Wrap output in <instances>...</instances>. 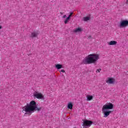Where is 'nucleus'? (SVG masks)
<instances>
[{
    "label": "nucleus",
    "instance_id": "nucleus-1",
    "mask_svg": "<svg viewBox=\"0 0 128 128\" xmlns=\"http://www.w3.org/2000/svg\"><path fill=\"white\" fill-rule=\"evenodd\" d=\"M23 112L24 110L26 112L24 114H28V116H30L32 112H34L36 110L40 112L42 110V108H38L36 106V102L32 100L30 102V104H27L26 106L22 108Z\"/></svg>",
    "mask_w": 128,
    "mask_h": 128
},
{
    "label": "nucleus",
    "instance_id": "nucleus-2",
    "mask_svg": "<svg viewBox=\"0 0 128 128\" xmlns=\"http://www.w3.org/2000/svg\"><path fill=\"white\" fill-rule=\"evenodd\" d=\"M98 60H100L98 54H90L82 60V64H96Z\"/></svg>",
    "mask_w": 128,
    "mask_h": 128
},
{
    "label": "nucleus",
    "instance_id": "nucleus-3",
    "mask_svg": "<svg viewBox=\"0 0 128 128\" xmlns=\"http://www.w3.org/2000/svg\"><path fill=\"white\" fill-rule=\"evenodd\" d=\"M92 124V122L88 120H85L83 122V128H89Z\"/></svg>",
    "mask_w": 128,
    "mask_h": 128
},
{
    "label": "nucleus",
    "instance_id": "nucleus-4",
    "mask_svg": "<svg viewBox=\"0 0 128 128\" xmlns=\"http://www.w3.org/2000/svg\"><path fill=\"white\" fill-rule=\"evenodd\" d=\"M114 108V104L112 103H108L104 105L102 108L104 110H112Z\"/></svg>",
    "mask_w": 128,
    "mask_h": 128
},
{
    "label": "nucleus",
    "instance_id": "nucleus-5",
    "mask_svg": "<svg viewBox=\"0 0 128 128\" xmlns=\"http://www.w3.org/2000/svg\"><path fill=\"white\" fill-rule=\"evenodd\" d=\"M34 96L38 98V100H44V95L42 94L41 92H35L34 93Z\"/></svg>",
    "mask_w": 128,
    "mask_h": 128
},
{
    "label": "nucleus",
    "instance_id": "nucleus-6",
    "mask_svg": "<svg viewBox=\"0 0 128 128\" xmlns=\"http://www.w3.org/2000/svg\"><path fill=\"white\" fill-rule=\"evenodd\" d=\"M128 26V20H124L120 22V28H126Z\"/></svg>",
    "mask_w": 128,
    "mask_h": 128
},
{
    "label": "nucleus",
    "instance_id": "nucleus-7",
    "mask_svg": "<svg viewBox=\"0 0 128 128\" xmlns=\"http://www.w3.org/2000/svg\"><path fill=\"white\" fill-rule=\"evenodd\" d=\"M114 82H116V80L114 78H108V80H106V82L107 84H114Z\"/></svg>",
    "mask_w": 128,
    "mask_h": 128
},
{
    "label": "nucleus",
    "instance_id": "nucleus-8",
    "mask_svg": "<svg viewBox=\"0 0 128 128\" xmlns=\"http://www.w3.org/2000/svg\"><path fill=\"white\" fill-rule=\"evenodd\" d=\"M102 112L104 114V118H108V116H110V114L112 112V110L106 111V110H104L103 111V109H102Z\"/></svg>",
    "mask_w": 128,
    "mask_h": 128
},
{
    "label": "nucleus",
    "instance_id": "nucleus-9",
    "mask_svg": "<svg viewBox=\"0 0 128 128\" xmlns=\"http://www.w3.org/2000/svg\"><path fill=\"white\" fill-rule=\"evenodd\" d=\"M116 44H118V42L114 40L110 41L108 42V44H109V46H116Z\"/></svg>",
    "mask_w": 128,
    "mask_h": 128
},
{
    "label": "nucleus",
    "instance_id": "nucleus-10",
    "mask_svg": "<svg viewBox=\"0 0 128 128\" xmlns=\"http://www.w3.org/2000/svg\"><path fill=\"white\" fill-rule=\"evenodd\" d=\"M86 100L87 101H90V100H92V98H94V96H90V95H87L86 96Z\"/></svg>",
    "mask_w": 128,
    "mask_h": 128
},
{
    "label": "nucleus",
    "instance_id": "nucleus-11",
    "mask_svg": "<svg viewBox=\"0 0 128 128\" xmlns=\"http://www.w3.org/2000/svg\"><path fill=\"white\" fill-rule=\"evenodd\" d=\"M38 32H33L31 34V38H36L38 36Z\"/></svg>",
    "mask_w": 128,
    "mask_h": 128
},
{
    "label": "nucleus",
    "instance_id": "nucleus-12",
    "mask_svg": "<svg viewBox=\"0 0 128 128\" xmlns=\"http://www.w3.org/2000/svg\"><path fill=\"white\" fill-rule=\"evenodd\" d=\"M56 68L57 70H60V68H62V65L60 64H57L56 65Z\"/></svg>",
    "mask_w": 128,
    "mask_h": 128
},
{
    "label": "nucleus",
    "instance_id": "nucleus-13",
    "mask_svg": "<svg viewBox=\"0 0 128 128\" xmlns=\"http://www.w3.org/2000/svg\"><path fill=\"white\" fill-rule=\"evenodd\" d=\"M73 106H74V105H72V104L71 102L68 104V108L70 110H72V107Z\"/></svg>",
    "mask_w": 128,
    "mask_h": 128
},
{
    "label": "nucleus",
    "instance_id": "nucleus-14",
    "mask_svg": "<svg viewBox=\"0 0 128 128\" xmlns=\"http://www.w3.org/2000/svg\"><path fill=\"white\" fill-rule=\"evenodd\" d=\"M83 20L84 22H88V20H90V18L88 16L84 17Z\"/></svg>",
    "mask_w": 128,
    "mask_h": 128
},
{
    "label": "nucleus",
    "instance_id": "nucleus-15",
    "mask_svg": "<svg viewBox=\"0 0 128 128\" xmlns=\"http://www.w3.org/2000/svg\"><path fill=\"white\" fill-rule=\"evenodd\" d=\"M70 20V18L69 16H68L64 22V24H66L68 22V20Z\"/></svg>",
    "mask_w": 128,
    "mask_h": 128
},
{
    "label": "nucleus",
    "instance_id": "nucleus-16",
    "mask_svg": "<svg viewBox=\"0 0 128 128\" xmlns=\"http://www.w3.org/2000/svg\"><path fill=\"white\" fill-rule=\"evenodd\" d=\"M74 32H82V28H76L74 30Z\"/></svg>",
    "mask_w": 128,
    "mask_h": 128
},
{
    "label": "nucleus",
    "instance_id": "nucleus-17",
    "mask_svg": "<svg viewBox=\"0 0 128 128\" xmlns=\"http://www.w3.org/2000/svg\"><path fill=\"white\" fill-rule=\"evenodd\" d=\"M72 14H74V12H72L70 13V14L68 16L69 18H72Z\"/></svg>",
    "mask_w": 128,
    "mask_h": 128
},
{
    "label": "nucleus",
    "instance_id": "nucleus-18",
    "mask_svg": "<svg viewBox=\"0 0 128 128\" xmlns=\"http://www.w3.org/2000/svg\"><path fill=\"white\" fill-rule=\"evenodd\" d=\"M100 70H102V69H98L96 70V72H100Z\"/></svg>",
    "mask_w": 128,
    "mask_h": 128
},
{
    "label": "nucleus",
    "instance_id": "nucleus-19",
    "mask_svg": "<svg viewBox=\"0 0 128 128\" xmlns=\"http://www.w3.org/2000/svg\"><path fill=\"white\" fill-rule=\"evenodd\" d=\"M62 18H66V15H64Z\"/></svg>",
    "mask_w": 128,
    "mask_h": 128
},
{
    "label": "nucleus",
    "instance_id": "nucleus-20",
    "mask_svg": "<svg viewBox=\"0 0 128 128\" xmlns=\"http://www.w3.org/2000/svg\"><path fill=\"white\" fill-rule=\"evenodd\" d=\"M60 72H64V70H60Z\"/></svg>",
    "mask_w": 128,
    "mask_h": 128
},
{
    "label": "nucleus",
    "instance_id": "nucleus-21",
    "mask_svg": "<svg viewBox=\"0 0 128 128\" xmlns=\"http://www.w3.org/2000/svg\"><path fill=\"white\" fill-rule=\"evenodd\" d=\"M126 4H128V0H126Z\"/></svg>",
    "mask_w": 128,
    "mask_h": 128
},
{
    "label": "nucleus",
    "instance_id": "nucleus-22",
    "mask_svg": "<svg viewBox=\"0 0 128 128\" xmlns=\"http://www.w3.org/2000/svg\"><path fill=\"white\" fill-rule=\"evenodd\" d=\"M2 26H0V30H2Z\"/></svg>",
    "mask_w": 128,
    "mask_h": 128
},
{
    "label": "nucleus",
    "instance_id": "nucleus-23",
    "mask_svg": "<svg viewBox=\"0 0 128 128\" xmlns=\"http://www.w3.org/2000/svg\"><path fill=\"white\" fill-rule=\"evenodd\" d=\"M92 38V36H88V38Z\"/></svg>",
    "mask_w": 128,
    "mask_h": 128
},
{
    "label": "nucleus",
    "instance_id": "nucleus-24",
    "mask_svg": "<svg viewBox=\"0 0 128 128\" xmlns=\"http://www.w3.org/2000/svg\"><path fill=\"white\" fill-rule=\"evenodd\" d=\"M60 14H62V12H60Z\"/></svg>",
    "mask_w": 128,
    "mask_h": 128
}]
</instances>
